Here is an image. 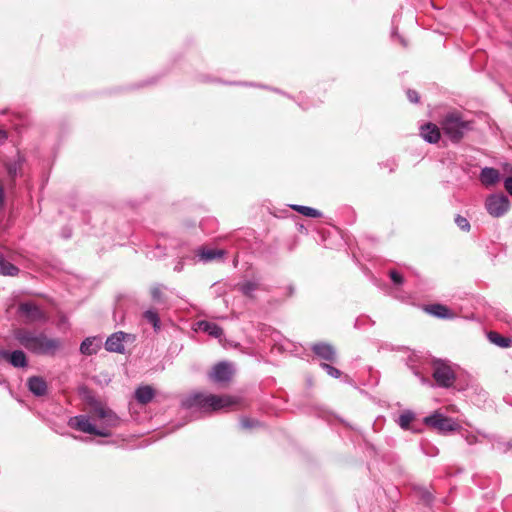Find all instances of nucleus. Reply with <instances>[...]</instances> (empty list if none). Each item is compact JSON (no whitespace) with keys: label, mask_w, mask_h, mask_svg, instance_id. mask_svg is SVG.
Instances as JSON below:
<instances>
[{"label":"nucleus","mask_w":512,"mask_h":512,"mask_svg":"<svg viewBox=\"0 0 512 512\" xmlns=\"http://www.w3.org/2000/svg\"><path fill=\"white\" fill-rule=\"evenodd\" d=\"M15 340L31 353L37 355L54 356L61 348L58 338H50L46 334L19 328L13 332Z\"/></svg>","instance_id":"f257e3e1"},{"label":"nucleus","mask_w":512,"mask_h":512,"mask_svg":"<svg viewBox=\"0 0 512 512\" xmlns=\"http://www.w3.org/2000/svg\"><path fill=\"white\" fill-rule=\"evenodd\" d=\"M230 396H217L213 394L192 393L182 400V407L186 410L199 413H210L235 404Z\"/></svg>","instance_id":"f03ea898"},{"label":"nucleus","mask_w":512,"mask_h":512,"mask_svg":"<svg viewBox=\"0 0 512 512\" xmlns=\"http://www.w3.org/2000/svg\"><path fill=\"white\" fill-rule=\"evenodd\" d=\"M441 128L450 140L458 142L471 129V123L464 120L459 112L453 111L443 117Z\"/></svg>","instance_id":"7ed1b4c3"},{"label":"nucleus","mask_w":512,"mask_h":512,"mask_svg":"<svg viewBox=\"0 0 512 512\" xmlns=\"http://www.w3.org/2000/svg\"><path fill=\"white\" fill-rule=\"evenodd\" d=\"M510 206V200L503 193L490 194L485 200L486 211L494 218L504 216L509 211Z\"/></svg>","instance_id":"20e7f679"},{"label":"nucleus","mask_w":512,"mask_h":512,"mask_svg":"<svg viewBox=\"0 0 512 512\" xmlns=\"http://www.w3.org/2000/svg\"><path fill=\"white\" fill-rule=\"evenodd\" d=\"M424 423L427 426L436 429L440 433L453 432L460 428V425L454 419L447 417L438 411L425 417Z\"/></svg>","instance_id":"39448f33"},{"label":"nucleus","mask_w":512,"mask_h":512,"mask_svg":"<svg viewBox=\"0 0 512 512\" xmlns=\"http://www.w3.org/2000/svg\"><path fill=\"white\" fill-rule=\"evenodd\" d=\"M433 378L437 385L449 388L454 384L455 373L451 367L443 360L433 361Z\"/></svg>","instance_id":"423d86ee"},{"label":"nucleus","mask_w":512,"mask_h":512,"mask_svg":"<svg viewBox=\"0 0 512 512\" xmlns=\"http://www.w3.org/2000/svg\"><path fill=\"white\" fill-rule=\"evenodd\" d=\"M68 425L80 432L93 434L100 437H109L111 433L106 429H98L86 415H78L69 419Z\"/></svg>","instance_id":"0eeeda50"},{"label":"nucleus","mask_w":512,"mask_h":512,"mask_svg":"<svg viewBox=\"0 0 512 512\" xmlns=\"http://www.w3.org/2000/svg\"><path fill=\"white\" fill-rule=\"evenodd\" d=\"M93 413L97 418L102 420L104 427L101 429H106L110 432V428L120 425V418L111 409L106 408L100 402L95 401L93 404Z\"/></svg>","instance_id":"6e6552de"},{"label":"nucleus","mask_w":512,"mask_h":512,"mask_svg":"<svg viewBox=\"0 0 512 512\" xmlns=\"http://www.w3.org/2000/svg\"><path fill=\"white\" fill-rule=\"evenodd\" d=\"M234 369L228 362H220L216 364L210 374V379L215 383H227L231 380Z\"/></svg>","instance_id":"1a4fd4ad"},{"label":"nucleus","mask_w":512,"mask_h":512,"mask_svg":"<svg viewBox=\"0 0 512 512\" xmlns=\"http://www.w3.org/2000/svg\"><path fill=\"white\" fill-rule=\"evenodd\" d=\"M127 336L129 335L122 331L113 333L107 338L105 342L106 350L109 352H115L120 354L124 353L125 347L123 342Z\"/></svg>","instance_id":"9d476101"},{"label":"nucleus","mask_w":512,"mask_h":512,"mask_svg":"<svg viewBox=\"0 0 512 512\" xmlns=\"http://www.w3.org/2000/svg\"><path fill=\"white\" fill-rule=\"evenodd\" d=\"M18 312L30 322L38 321L43 318V313L39 307L32 302L21 303L18 307Z\"/></svg>","instance_id":"9b49d317"},{"label":"nucleus","mask_w":512,"mask_h":512,"mask_svg":"<svg viewBox=\"0 0 512 512\" xmlns=\"http://www.w3.org/2000/svg\"><path fill=\"white\" fill-rule=\"evenodd\" d=\"M312 351L320 359L327 362H335L336 350L328 343H316L311 347Z\"/></svg>","instance_id":"f8f14e48"},{"label":"nucleus","mask_w":512,"mask_h":512,"mask_svg":"<svg viewBox=\"0 0 512 512\" xmlns=\"http://www.w3.org/2000/svg\"><path fill=\"white\" fill-rule=\"evenodd\" d=\"M501 179L499 170L493 167H484L479 174V181L485 187H491L497 184Z\"/></svg>","instance_id":"ddd939ff"},{"label":"nucleus","mask_w":512,"mask_h":512,"mask_svg":"<svg viewBox=\"0 0 512 512\" xmlns=\"http://www.w3.org/2000/svg\"><path fill=\"white\" fill-rule=\"evenodd\" d=\"M27 387L29 391L37 397L46 395L48 391L47 382L40 376H32L28 378Z\"/></svg>","instance_id":"4468645a"},{"label":"nucleus","mask_w":512,"mask_h":512,"mask_svg":"<svg viewBox=\"0 0 512 512\" xmlns=\"http://www.w3.org/2000/svg\"><path fill=\"white\" fill-rule=\"evenodd\" d=\"M196 255L199 257L200 261L208 263L216 259L223 258V256L225 255V251L222 249L201 247L197 250Z\"/></svg>","instance_id":"2eb2a0df"},{"label":"nucleus","mask_w":512,"mask_h":512,"mask_svg":"<svg viewBox=\"0 0 512 512\" xmlns=\"http://www.w3.org/2000/svg\"><path fill=\"white\" fill-rule=\"evenodd\" d=\"M440 135L438 126L433 123H427L421 127V136L428 143H437Z\"/></svg>","instance_id":"dca6fc26"},{"label":"nucleus","mask_w":512,"mask_h":512,"mask_svg":"<svg viewBox=\"0 0 512 512\" xmlns=\"http://www.w3.org/2000/svg\"><path fill=\"white\" fill-rule=\"evenodd\" d=\"M101 347V341L96 337H88L82 341L80 345V352L84 355H93L98 352Z\"/></svg>","instance_id":"f3484780"},{"label":"nucleus","mask_w":512,"mask_h":512,"mask_svg":"<svg viewBox=\"0 0 512 512\" xmlns=\"http://www.w3.org/2000/svg\"><path fill=\"white\" fill-rule=\"evenodd\" d=\"M197 326L200 331L205 332L212 337L220 338L223 335L222 328L216 323L202 320L197 323Z\"/></svg>","instance_id":"a211bd4d"},{"label":"nucleus","mask_w":512,"mask_h":512,"mask_svg":"<svg viewBox=\"0 0 512 512\" xmlns=\"http://www.w3.org/2000/svg\"><path fill=\"white\" fill-rule=\"evenodd\" d=\"M9 364L15 368H25L28 366L26 354L22 350H14L9 355Z\"/></svg>","instance_id":"6ab92c4d"},{"label":"nucleus","mask_w":512,"mask_h":512,"mask_svg":"<svg viewBox=\"0 0 512 512\" xmlns=\"http://www.w3.org/2000/svg\"><path fill=\"white\" fill-rule=\"evenodd\" d=\"M154 397V390L152 387L140 386L135 391V398L141 404L149 403Z\"/></svg>","instance_id":"aec40b11"},{"label":"nucleus","mask_w":512,"mask_h":512,"mask_svg":"<svg viewBox=\"0 0 512 512\" xmlns=\"http://www.w3.org/2000/svg\"><path fill=\"white\" fill-rule=\"evenodd\" d=\"M426 310L431 315L441 319H448L453 315L451 310L442 304L430 305Z\"/></svg>","instance_id":"412c9836"},{"label":"nucleus","mask_w":512,"mask_h":512,"mask_svg":"<svg viewBox=\"0 0 512 512\" xmlns=\"http://www.w3.org/2000/svg\"><path fill=\"white\" fill-rule=\"evenodd\" d=\"M489 341L501 348H508L512 346V339L503 337L497 332L491 331L487 335Z\"/></svg>","instance_id":"4be33fe9"},{"label":"nucleus","mask_w":512,"mask_h":512,"mask_svg":"<svg viewBox=\"0 0 512 512\" xmlns=\"http://www.w3.org/2000/svg\"><path fill=\"white\" fill-rule=\"evenodd\" d=\"M143 318L153 326L155 332L161 328V321L158 312L154 309H148L143 313Z\"/></svg>","instance_id":"5701e85b"},{"label":"nucleus","mask_w":512,"mask_h":512,"mask_svg":"<svg viewBox=\"0 0 512 512\" xmlns=\"http://www.w3.org/2000/svg\"><path fill=\"white\" fill-rule=\"evenodd\" d=\"M290 207L294 211H297L298 213H300L306 217L319 218L322 216V213L319 210L312 208V207L297 205V204L290 205Z\"/></svg>","instance_id":"b1692460"},{"label":"nucleus","mask_w":512,"mask_h":512,"mask_svg":"<svg viewBox=\"0 0 512 512\" xmlns=\"http://www.w3.org/2000/svg\"><path fill=\"white\" fill-rule=\"evenodd\" d=\"M19 272V269L11 264L9 261L0 254V274L4 276H14Z\"/></svg>","instance_id":"393cba45"},{"label":"nucleus","mask_w":512,"mask_h":512,"mask_svg":"<svg viewBox=\"0 0 512 512\" xmlns=\"http://www.w3.org/2000/svg\"><path fill=\"white\" fill-rule=\"evenodd\" d=\"M258 282L256 281H244L237 284V289L247 297H253V293L258 289Z\"/></svg>","instance_id":"a878e982"},{"label":"nucleus","mask_w":512,"mask_h":512,"mask_svg":"<svg viewBox=\"0 0 512 512\" xmlns=\"http://www.w3.org/2000/svg\"><path fill=\"white\" fill-rule=\"evenodd\" d=\"M413 420L414 413L412 411L407 410L399 416L397 423L401 428L407 429Z\"/></svg>","instance_id":"bb28decb"},{"label":"nucleus","mask_w":512,"mask_h":512,"mask_svg":"<svg viewBox=\"0 0 512 512\" xmlns=\"http://www.w3.org/2000/svg\"><path fill=\"white\" fill-rule=\"evenodd\" d=\"M163 289H164V286L160 285V284L154 285L151 288V297L154 302L164 303Z\"/></svg>","instance_id":"cd10ccee"},{"label":"nucleus","mask_w":512,"mask_h":512,"mask_svg":"<svg viewBox=\"0 0 512 512\" xmlns=\"http://www.w3.org/2000/svg\"><path fill=\"white\" fill-rule=\"evenodd\" d=\"M21 165H22V160H21V157L18 155L17 161L7 164L6 168H7L8 174L11 177H15L18 174V171L20 170Z\"/></svg>","instance_id":"c85d7f7f"},{"label":"nucleus","mask_w":512,"mask_h":512,"mask_svg":"<svg viewBox=\"0 0 512 512\" xmlns=\"http://www.w3.org/2000/svg\"><path fill=\"white\" fill-rule=\"evenodd\" d=\"M320 366L333 378H339L341 376V371L328 363H321Z\"/></svg>","instance_id":"c756f323"},{"label":"nucleus","mask_w":512,"mask_h":512,"mask_svg":"<svg viewBox=\"0 0 512 512\" xmlns=\"http://www.w3.org/2000/svg\"><path fill=\"white\" fill-rule=\"evenodd\" d=\"M455 223L463 231H469L470 230V223H469V221L467 220V218H465V217H463L461 215H458L455 218Z\"/></svg>","instance_id":"7c9ffc66"},{"label":"nucleus","mask_w":512,"mask_h":512,"mask_svg":"<svg viewBox=\"0 0 512 512\" xmlns=\"http://www.w3.org/2000/svg\"><path fill=\"white\" fill-rule=\"evenodd\" d=\"M389 275L393 283L396 285H400L404 282L402 275L395 270H391Z\"/></svg>","instance_id":"2f4dec72"},{"label":"nucleus","mask_w":512,"mask_h":512,"mask_svg":"<svg viewBox=\"0 0 512 512\" xmlns=\"http://www.w3.org/2000/svg\"><path fill=\"white\" fill-rule=\"evenodd\" d=\"M240 423H241V426L245 429L255 427L258 424L257 421L250 419V418H243V419H241Z\"/></svg>","instance_id":"473e14b6"},{"label":"nucleus","mask_w":512,"mask_h":512,"mask_svg":"<svg viewBox=\"0 0 512 512\" xmlns=\"http://www.w3.org/2000/svg\"><path fill=\"white\" fill-rule=\"evenodd\" d=\"M407 98L412 103H418L420 99L418 92L411 89L407 90Z\"/></svg>","instance_id":"72a5a7b5"},{"label":"nucleus","mask_w":512,"mask_h":512,"mask_svg":"<svg viewBox=\"0 0 512 512\" xmlns=\"http://www.w3.org/2000/svg\"><path fill=\"white\" fill-rule=\"evenodd\" d=\"M504 187H505L506 191L512 196V177L505 178Z\"/></svg>","instance_id":"f704fd0d"},{"label":"nucleus","mask_w":512,"mask_h":512,"mask_svg":"<svg viewBox=\"0 0 512 512\" xmlns=\"http://www.w3.org/2000/svg\"><path fill=\"white\" fill-rule=\"evenodd\" d=\"M10 353V351L0 348V359H4L8 362Z\"/></svg>","instance_id":"c9c22d12"},{"label":"nucleus","mask_w":512,"mask_h":512,"mask_svg":"<svg viewBox=\"0 0 512 512\" xmlns=\"http://www.w3.org/2000/svg\"><path fill=\"white\" fill-rule=\"evenodd\" d=\"M465 440L466 442L469 444V445H472L474 443H476L477 441V437L475 435H472V434H467L465 436Z\"/></svg>","instance_id":"e433bc0d"},{"label":"nucleus","mask_w":512,"mask_h":512,"mask_svg":"<svg viewBox=\"0 0 512 512\" xmlns=\"http://www.w3.org/2000/svg\"><path fill=\"white\" fill-rule=\"evenodd\" d=\"M8 138V134L5 130L0 129V144H3Z\"/></svg>","instance_id":"4c0bfd02"},{"label":"nucleus","mask_w":512,"mask_h":512,"mask_svg":"<svg viewBox=\"0 0 512 512\" xmlns=\"http://www.w3.org/2000/svg\"><path fill=\"white\" fill-rule=\"evenodd\" d=\"M4 202V190L2 186H0V207L3 205Z\"/></svg>","instance_id":"58836bf2"},{"label":"nucleus","mask_w":512,"mask_h":512,"mask_svg":"<svg viewBox=\"0 0 512 512\" xmlns=\"http://www.w3.org/2000/svg\"><path fill=\"white\" fill-rule=\"evenodd\" d=\"M182 269H183V264L180 262L174 268V270L178 271V272H180Z\"/></svg>","instance_id":"ea45409f"},{"label":"nucleus","mask_w":512,"mask_h":512,"mask_svg":"<svg viewBox=\"0 0 512 512\" xmlns=\"http://www.w3.org/2000/svg\"><path fill=\"white\" fill-rule=\"evenodd\" d=\"M0 385H6L8 387L7 381L5 379H2L1 377H0Z\"/></svg>","instance_id":"a19ab883"}]
</instances>
